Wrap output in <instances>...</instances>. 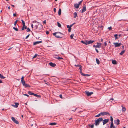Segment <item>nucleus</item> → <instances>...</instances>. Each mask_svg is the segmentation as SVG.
Returning a JSON list of instances; mask_svg holds the SVG:
<instances>
[{
    "mask_svg": "<svg viewBox=\"0 0 128 128\" xmlns=\"http://www.w3.org/2000/svg\"><path fill=\"white\" fill-rule=\"evenodd\" d=\"M61 13H62V11H61V10L60 8L58 12V14L59 16H60L61 14Z\"/></svg>",
    "mask_w": 128,
    "mask_h": 128,
    "instance_id": "4be33fe9",
    "label": "nucleus"
},
{
    "mask_svg": "<svg viewBox=\"0 0 128 128\" xmlns=\"http://www.w3.org/2000/svg\"><path fill=\"white\" fill-rule=\"evenodd\" d=\"M33 95H34L36 97L38 98H40L41 97L40 96H39V95H37V94H33Z\"/></svg>",
    "mask_w": 128,
    "mask_h": 128,
    "instance_id": "c85d7f7f",
    "label": "nucleus"
},
{
    "mask_svg": "<svg viewBox=\"0 0 128 128\" xmlns=\"http://www.w3.org/2000/svg\"><path fill=\"white\" fill-rule=\"evenodd\" d=\"M30 29L29 28H27V32H30Z\"/></svg>",
    "mask_w": 128,
    "mask_h": 128,
    "instance_id": "a18cd8bd",
    "label": "nucleus"
},
{
    "mask_svg": "<svg viewBox=\"0 0 128 128\" xmlns=\"http://www.w3.org/2000/svg\"><path fill=\"white\" fill-rule=\"evenodd\" d=\"M60 98H62V95H60Z\"/></svg>",
    "mask_w": 128,
    "mask_h": 128,
    "instance_id": "864d4df0",
    "label": "nucleus"
},
{
    "mask_svg": "<svg viewBox=\"0 0 128 128\" xmlns=\"http://www.w3.org/2000/svg\"><path fill=\"white\" fill-rule=\"evenodd\" d=\"M22 22L23 26H26L25 23V22H24V21L23 20H22Z\"/></svg>",
    "mask_w": 128,
    "mask_h": 128,
    "instance_id": "7c9ffc66",
    "label": "nucleus"
},
{
    "mask_svg": "<svg viewBox=\"0 0 128 128\" xmlns=\"http://www.w3.org/2000/svg\"><path fill=\"white\" fill-rule=\"evenodd\" d=\"M67 28H70V26H69V25H68V26H67Z\"/></svg>",
    "mask_w": 128,
    "mask_h": 128,
    "instance_id": "bf43d9fd",
    "label": "nucleus"
},
{
    "mask_svg": "<svg viewBox=\"0 0 128 128\" xmlns=\"http://www.w3.org/2000/svg\"><path fill=\"white\" fill-rule=\"evenodd\" d=\"M56 124H57L55 123H51L50 124V125L51 126H54L56 125Z\"/></svg>",
    "mask_w": 128,
    "mask_h": 128,
    "instance_id": "cd10ccee",
    "label": "nucleus"
},
{
    "mask_svg": "<svg viewBox=\"0 0 128 128\" xmlns=\"http://www.w3.org/2000/svg\"><path fill=\"white\" fill-rule=\"evenodd\" d=\"M125 50L122 51L121 53L120 54V55H122L125 52Z\"/></svg>",
    "mask_w": 128,
    "mask_h": 128,
    "instance_id": "a878e982",
    "label": "nucleus"
},
{
    "mask_svg": "<svg viewBox=\"0 0 128 128\" xmlns=\"http://www.w3.org/2000/svg\"><path fill=\"white\" fill-rule=\"evenodd\" d=\"M56 58L58 59L59 60L60 59H63V58H60V57H58V58Z\"/></svg>",
    "mask_w": 128,
    "mask_h": 128,
    "instance_id": "79ce46f5",
    "label": "nucleus"
},
{
    "mask_svg": "<svg viewBox=\"0 0 128 128\" xmlns=\"http://www.w3.org/2000/svg\"><path fill=\"white\" fill-rule=\"evenodd\" d=\"M30 34H28V36L26 37V39H27L30 36Z\"/></svg>",
    "mask_w": 128,
    "mask_h": 128,
    "instance_id": "8fccbe9b",
    "label": "nucleus"
},
{
    "mask_svg": "<svg viewBox=\"0 0 128 128\" xmlns=\"http://www.w3.org/2000/svg\"><path fill=\"white\" fill-rule=\"evenodd\" d=\"M0 78L2 79H4L6 78L2 74H0Z\"/></svg>",
    "mask_w": 128,
    "mask_h": 128,
    "instance_id": "393cba45",
    "label": "nucleus"
},
{
    "mask_svg": "<svg viewBox=\"0 0 128 128\" xmlns=\"http://www.w3.org/2000/svg\"><path fill=\"white\" fill-rule=\"evenodd\" d=\"M57 24L58 26L60 28H61L62 26L58 22H57Z\"/></svg>",
    "mask_w": 128,
    "mask_h": 128,
    "instance_id": "473e14b6",
    "label": "nucleus"
},
{
    "mask_svg": "<svg viewBox=\"0 0 128 128\" xmlns=\"http://www.w3.org/2000/svg\"><path fill=\"white\" fill-rule=\"evenodd\" d=\"M112 63L114 64H117L116 61L115 60H112Z\"/></svg>",
    "mask_w": 128,
    "mask_h": 128,
    "instance_id": "b1692460",
    "label": "nucleus"
},
{
    "mask_svg": "<svg viewBox=\"0 0 128 128\" xmlns=\"http://www.w3.org/2000/svg\"><path fill=\"white\" fill-rule=\"evenodd\" d=\"M110 120L111 121V125L110 127V128H116L115 126H114L113 123V119L112 116H111Z\"/></svg>",
    "mask_w": 128,
    "mask_h": 128,
    "instance_id": "20e7f679",
    "label": "nucleus"
},
{
    "mask_svg": "<svg viewBox=\"0 0 128 128\" xmlns=\"http://www.w3.org/2000/svg\"><path fill=\"white\" fill-rule=\"evenodd\" d=\"M96 61L97 64L99 65L100 64V61L97 58L96 59Z\"/></svg>",
    "mask_w": 128,
    "mask_h": 128,
    "instance_id": "bb28decb",
    "label": "nucleus"
},
{
    "mask_svg": "<svg viewBox=\"0 0 128 128\" xmlns=\"http://www.w3.org/2000/svg\"><path fill=\"white\" fill-rule=\"evenodd\" d=\"M110 100H114V99L113 98H112L110 99Z\"/></svg>",
    "mask_w": 128,
    "mask_h": 128,
    "instance_id": "69168bd1",
    "label": "nucleus"
},
{
    "mask_svg": "<svg viewBox=\"0 0 128 128\" xmlns=\"http://www.w3.org/2000/svg\"><path fill=\"white\" fill-rule=\"evenodd\" d=\"M83 76H90V75L89 74H84Z\"/></svg>",
    "mask_w": 128,
    "mask_h": 128,
    "instance_id": "72a5a7b5",
    "label": "nucleus"
},
{
    "mask_svg": "<svg viewBox=\"0 0 128 128\" xmlns=\"http://www.w3.org/2000/svg\"><path fill=\"white\" fill-rule=\"evenodd\" d=\"M94 127V125H92L90 126V127L91 128H93Z\"/></svg>",
    "mask_w": 128,
    "mask_h": 128,
    "instance_id": "49530a36",
    "label": "nucleus"
},
{
    "mask_svg": "<svg viewBox=\"0 0 128 128\" xmlns=\"http://www.w3.org/2000/svg\"><path fill=\"white\" fill-rule=\"evenodd\" d=\"M74 36V34H72L71 36H70V37L71 38V39H73V37Z\"/></svg>",
    "mask_w": 128,
    "mask_h": 128,
    "instance_id": "e433bc0d",
    "label": "nucleus"
},
{
    "mask_svg": "<svg viewBox=\"0 0 128 128\" xmlns=\"http://www.w3.org/2000/svg\"><path fill=\"white\" fill-rule=\"evenodd\" d=\"M118 35L117 34H115L114 35V36L115 37V39L116 40H117L118 38L117 37Z\"/></svg>",
    "mask_w": 128,
    "mask_h": 128,
    "instance_id": "c9c22d12",
    "label": "nucleus"
},
{
    "mask_svg": "<svg viewBox=\"0 0 128 128\" xmlns=\"http://www.w3.org/2000/svg\"><path fill=\"white\" fill-rule=\"evenodd\" d=\"M62 34L60 32H56L54 33L53 34V35L55 36L56 38H62V37H60V35Z\"/></svg>",
    "mask_w": 128,
    "mask_h": 128,
    "instance_id": "7ed1b4c3",
    "label": "nucleus"
},
{
    "mask_svg": "<svg viewBox=\"0 0 128 128\" xmlns=\"http://www.w3.org/2000/svg\"><path fill=\"white\" fill-rule=\"evenodd\" d=\"M85 92L87 96H90L93 94V93L92 92H88L86 91Z\"/></svg>",
    "mask_w": 128,
    "mask_h": 128,
    "instance_id": "9b49d317",
    "label": "nucleus"
},
{
    "mask_svg": "<svg viewBox=\"0 0 128 128\" xmlns=\"http://www.w3.org/2000/svg\"><path fill=\"white\" fill-rule=\"evenodd\" d=\"M120 120L118 119L115 120H114V123L115 124L118 125L120 124Z\"/></svg>",
    "mask_w": 128,
    "mask_h": 128,
    "instance_id": "f8f14e48",
    "label": "nucleus"
},
{
    "mask_svg": "<svg viewBox=\"0 0 128 128\" xmlns=\"http://www.w3.org/2000/svg\"><path fill=\"white\" fill-rule=\"evenodd\" d=\"M73 26V24H72L71 25H70V28H71V27H72V26Z\"/></svg>",
    "mask_w": 128,
    "mask_h": 128,
    "instance_id": "e2e57ef3",
    "label": "nucleus"
},
{
    "mask_svg": "<svg viewBox=\"0 0 128 128\" xmlns=\"http://www.w3.org/2000/svg\"><path fill=\"white\" fill-rule=\"evenodd\" d=\"M103 118H100L95 121V125L98 126L100 124V122L102 121Z\"/></svg>",
    "mask_w": 128,
    "mask_h": 128,
    "instance_id": "f03ea898",
    "label": "nucleus"
},
{
    "mask_svg": "<svg viewBox=\"0 0 128 128\" xmlns=\"http://www.w3.org/2000/svg\"><path fill=\"white\" fill-rule=\"evenodd\" d=\"M50 65L51 66L54 67L56 66V65L54 64L52 62H50L49 63Z\"/></svg>",
    "mask_w": 128,
    "mask_h": 128,
    "instance_id": "dca6fc26",
    "label": "nucleus"
},
{
    "mask_svg": "<svg viewBox=\"0 0 128 128\" xmlns=\"http://www.w3.org/2000/svg\"><path fill=\"white\" fill-rule=\"evenodd\" d=\"M102 122L103 123V125H104L106 124L107 123H108L109 121L108 119H106L104 120H103Z\"/></svg>",
    "mask_w": 128,
    "mask_h": 128,
    "instance_id": "9d476101",
    "label": "nucleus"
},
{
    "mask_svg": "<svg viewBox=\"0 0 128 128\" xmlns=\"http://www.w3.org/2000/svg\"><path fill=\"white\" fill-rule=\"evenodd\" d=\"M101 114L102 116H104L106 115H108L110 116V113L106 112H101Z\"/></svg>",
    "mask_w": 128,
    "mask_h": 128,
    "instance_id": "0eeeda50",
    "label": "nucleus"
},
{
    "mask_svg": "<svg viewBox=\"0 0 128 128\" xmlns=\"http://www.w3.org/2000/svg\"><path fill=\"white\" fill-rule=\"evenodd\" d=\"M71 30H72V28H70H70H69L68 29V32H71Z\"/></svg>",
    "mask_w": 128,
    "mask_h": 128,
    "instance_id": "4c0bfd02",
    "label": "nucleus"
},
{
    "mask_svg": "<svg viewBox=\"0 0 128 128\" xmlns=\"http://www.w3.org/2000/svg\"><path fill=\"white\" fill-rule=\"evenodd\" d=\"M28 94L30 95H33L34 94V93H32L30 91H29L28 92Z\"/></svg>",
    "mask_w": 128,
    "mask_h": 128,
    "instance_id": "2f4dec72",
    "label": "nucleus"
},
{
    "mask_svg": "<svg viewBox=\"0 0 128 128\" xmlns=\"http://www.w3.org/2000/svg\"><path fill=\"white\" fill-rule=\"evenodd\" d=\"M34 23V22H33ZM39 24L38 22H34V28L36 29H37L38 28V26Z\"/></svg>",
    "mask_w": 128,
    "mask_h": 128,
    "instance_id": "39448f33",
    "label": "nucleus"
},
{
    "mask_svg": "<svg viewBox=\"0 0 128 128\" xmlns=\"http://www.w3.org/2000/svg\"><path fill=\"white\" fill-rule=\"evenodd\" d=\"M72 118H70V119L69 120L70 121V120H72Z\"/></svg>",
    "mask_w": 128,
    "mask_h": 128,
    "instance_id": "774afa93",
    "label": "nucleus"
},
{
    "mask_svg": "<svg viewBox=\"0 0 128 128\" xmlns=\"http://www.w3.org/2000/svg\"><path fill=\"white\" fill-rule=\"evenodd\" d=\"M31 26H32V28H33L34 27H33V25L32 24H31Z\"/></svg>",
    "mask_w": 128,
    "mask_h": 128,
    "instance_id": "052dcab7",
    "label": "nucleus"
},
{
    "mask_svg": "<svg viewBox=\"0 0 128 128\" xmlns=\"http://www.w3.org/2000/svg\"><path fill=\"white\" fill-rule=\"evenodd\" d=\"M12 120L14 123H15L17 124H19V122L18 121L16 120L14 118V117H12Z\"/></svg>",
    "mask_w": 128,
    "mask_h": 128,
    "instance_id": "1a4fd4ad",
    "label": "nucleus"
},
{
    "mask_svg": "<svg viewBox=\"0 0 128 128\" xmlns=\"http://www.w3.org/2000/svg\"><path fill=\"white\" fill-rule=\"evenodd\" d=\"M24 96H27L28 97L29 96L28 95V94H24Z\"/></svg>",
    "mask_w": 128,
    "mask_h": 128,
    "instance_id": "4d7b16f0",
    "label": "nucleus"
},
{
    "mask_svg": "<svg viewBox=\"0 0 128 128\" xmlns=\"http://www.w3.org/2000/svg\"><path fill=\"white\" fill-rule=\"evenodd\" d=\"M18 22V20H16L15 22L14 23V25L15 26H16V24H17V22Z\"/></svg>",
    "mask_w": 128,
    "mask_h": 128,
    "instance_id": "a19ab883",
    "label": "nucleus"
},
{
    "mask_svg": "<svg viewBox=\"0 0 128 128\" xmlns=\"http://www.w3.org/2000/svg\"><path fill=\"white\" fill-rule=\"evenodd\" d=\"M13 28L14 30H16V31H18V29L17 28H15L14 27Z\"/></svg>",
    "mask_w": 128,
    "mask_h": 128,
    "instance_id": "58836bf2",
    "label": "nucleus"
},
{
    "mask_svg": "<svg viewBox=\"0 0 128 128\" xmlns=\"http://www.w3.org/2000/svg\"><path fill=\"white\" fill-rule=\"evenodd\" d=\"M79 5L78 4H75L74 5V6L76 8H78L79 7Z\"/></svg>",
    "mask_w": 128,
    "mask_h": 128,
    "instance_id": "6ab92c4d",
    "label": "nucleus"
},
{
    "mask_svg": "<svg viewBox=\"0 0 128 128\" xmlns=\"http://www.w3.org/2000/svg\"><path fill=\"white\" fill-rule=\"evenodd\" d=\"M75 66L76 67H78L80 68V70H81V68H82V66L78 64L77 65H75Z\"/></svg>",
    "mask_w": 128,
    "mask_h": 128,
    "instance_id": "412c9836",
    "label": "nucleus"
},
{
    "mask_svg": "<svg viewBox=\"0 0 128 128\" xmlns=\"http://www.w3.org/2000/svg\"><path fill=\"white\" fill-rule=\"evenodd\" d=\"M81 42V43L83 44H85L86 45H87L86 40H85L84 41L82 40Z\"/></svg>",
    "mask_w": 128,
    "mask_h": 128,
    "instance_id": "aec40b11",
    "label": "nucleus"
},
{
    "mask_svg": "<svg viewBox=\"0 0 128 128\" xmlns=\"http://www.w3.org/2000/svg\"><path fill=\"white\" fill-rule=\"evenodd\" d=\"M24 77L23 76L21 79V82L24 86L25 87L30 88V86L28 84H26L24 80Z\"/></svg>",
    "mask_w": 128,
    "mask_h": 128,
    "instance_id": "f257e3e1",
    "label": "nucleus"
},
{
    "mask_svg": "<svg viewBox=\"0 0 128 128\" xmlns=\"http://www.w3.org/2000/svg\"><path fill=\"white\" fill-rule=\"evenodd\" d=\"M46 34H49V32L48 31H46Z\"/></svg>",
    "mask_w": 128,
    "mask_h": 128,
    "instance_id": "13d9d810",
    "label": "nucleus"
},
{
    "mask_svg": "<svg viewBox=\"0 0 128 128\" xmlns=\"http://www.w3.org/2000/svg\"><path fill=\"white\" fill-rule=\"evenodd\" d=\"M122 110L123 112H125L126 110V109L125 107H124L123 106H122Z\"/></svg>",
    "mask_w": 128,
    "mask_h": 128,
    "instance_id": "5701e85b",
    "label": "nucleus"
},
{
    "mask_svg": "<svg viewBox=\"0 0 128 128\" xmlns=\"http://www.w3.org/2000/svg\"><path fill=\"white\" fill-rule=\"evenodd\" d=\"M25 27V26H23V27L22 28V30H24V29H25V28H24Z\"/></svg>",
    "mask_w": 128,
    "mask_h": 128,
    "instance_id": "de8ad7c7",
    "label": "nucleus"
},
{
    "mask_svg": "<svg viewBox=\"0 0 128 128\" xmlns=\"http://www.w3.org/2000/svg\"><path fill=\"white\" fill-rule=\"evenodd\" d=\"M87 41V45L90 44H92L93 43V42H94V41L93 40H86Z\"/></svg>",
    "mask_w": 128,
    "mask_h": 128,
    "instance_id": "ddd939ff",
    "label": "nucleus"
},
{
    "mask_svg": "<svg viewBox=\"0 0 128 128\" xmlns=\"http://www.w3.org/2000/svg\"><path fill=\"white\" fill-rule=\"evenodd\" d=\"M82 1H81L80 2L78 3V4L80 6V4L82 3Z\"/></svg>",
    "mask_w": 128,
    "mask_h": 128,
    "instance_id": "09e8293b",
    "label": "nucleus"
},
{
    "mask_svg": "<svg viewBox=\"0 0 128 128\" xmlns=\"http://www.w3.org/2000/svg\"><path fill=\"white\" fill-rule=\"evenodd\" d=\"M24 28L25 29H26L27 28V27L26 26H25Z\"/></svg>",
    "mask_w": 128,
    "mask_h": 128,
    "instance_id": "338daca9",
    "label": "nucleus"
},
{
    "mask_svg": "<svg viewBox=\"0 0 128 128\" xmlns=\"http://www.w3.org/2000/svg\"><path fill=\"white\" fill-rule=\"evenodd\" d=\"M39 27L38 28L39 30H40L42 29L43 28V26L41 24H39L38 27Z\"/></svg>",
    "mask_w": 128,
    "mask_h": 128,
    "instance_id": "2eb2a0df",
    "label": "nucleus"
},
{
    "mask_svg": "<svg viewBox=\"0 0 128 128\" xmlns=\"http://www.w3.org/2000/svg\"><path fill=\"white\" fill-rule=\"evenodd\" d=\"M74 18H76L77 16V14L76 12H74Z\"/></svg>",
    "mask_w": 128,
    "mask_h": 128,
    "instance_id": "c756f323",
    "label": "nucleus"
},
{
    "mask_svg": "<svg viewBox=\"0 0 128 128\" xmlns=\"http://www.w3.org/2000/svg\"><path fill=\"white\" fill-rule=\"evenodd\" d=\"M86 10V6H84L82 10V13H83Z\"/></svg>",
    "mask_w": 128,
    "mask_h": 128,
    "instance_id": "f3484780",
    "label": "nucleus"
},
{
    "mask_svg": "<svg viewBox=\"0 0 128 128\" xmlns=\"http://www.w3.org/2000/svg\"><path fill=\"white\" fill-rule=\"evenodd\" d=\"M12 48H10L8 50H11Z\"/></svg>",
    "mask_w": 128,
    "mask_h": 128,
    "instance_id": "680f3d73",
    "label": "nucleus"
},
{
    "mask_svg": "<svg viewBox=\"0 0 128 128\" xmlns=\"http://www.w3.org/2000/svg\"><path fill=\"white\" fill-rule=\"evenodd\" d=\"M13 15L14 16H16V14H14Z\"/></svg>",
    "mask_w": 128,
    "mask_h": 128,
    "instance_id": "0e129e2a",
    "label": "nucleus"
},
{
    "mask_svg": "<svg viewBox=\"0 0 128 128\" xmlns=\"http://www.w3.org/2000/svg\"><path fill=\"white\" fill-rule=\"evenodd\" d=\"M102 116V115H101V113H100V114H99L98 115L95 116L96 118H97V117H98L100 116Z\"/></svg>",
    "mask_w": 128,
    "mask_h": 128,
    "instance_id": "f704fd0d",
    "label": "nucleus"
},
{
    "mask_svg": "<svg viewBox=\"0 0 128 128\" xmlns=\"http://www.w3.org/2000/svg\"><path fill=\"white\" fill-rule=\"evenodd\" d=\"M43 23L45 24H46V20H44L43 22Z\"/></svg>",
    "mask_w": 128,
    "mask_h": 128,
    "instance_id": "603ef678",
    "label": "nucleus"
},
{
    "mask_svg": "<svg viewBox=\"0 0 128 128\" xmlns=\"http://www.w3.org/2000/svg\"><path fill=\"white\" fill-rule=\"evenodd\" d=\"M113 44L115 45V47L116 48L120 46L121 44V43H114Z\"/></svg>",
    "mask_w": 128,
    "mask_h": 128,
    "instance_id": "6e6552de",
    "label": "nucleus"
},
{
    "mask_svg": "<svg viewBox=\"0 0 128 128\" xmlns=\"http://www.w3.org/2000/svg\"><path fill=\"white\" fill-rule=\"evenodd\" d=\"M42 42H41V41L36 42H34V43L33 44L34 45H36L37 44H40Z\"/></svg>",
    "mask_w": 128,
    "mask_h": 128,
    "instance_id": "a211bd4d",
    "label": "nucleus"
},
{
    "mask_svg": "<svg viewBox=\"0 0 128 128\" xmlns=\"http://www.w3.org/2000/svg\"><path fill=\"white\" fill-rule=\"evenodd\" d=\"M80 74H81L83 76L84 74H83L82 72V68H81V70H80Z\"/></svg>",
    "mask_w": 128,
    "mask_h": 128,
    "instance_id": "37998d69",
    "label": "nucleus"
},
{
    "mask_svg": "<svg viewBox=\"0 0 128 128\" xmlns=\"http://www.w3.org/2000/svg\"><path fill=\"white\" fill-rule=\"evenodd\" d=\"M102 45V44L97 43V45L96 46L94 45L93 46L95 48H100L101 47Z\"/></svg>",
    "mask_w": 128,
    "mask_h": 128,
    "instance_id": "423d86ee",
    "label": "nucleus"
},
{
    "mask_svg": "<svg viewBox=\"0 0 128 128\" xmlns=\"http://www.w3.org/2000/svg\"><path fill=\"white\" fill-rule=\"evenodd\" d=\"M38 56V54H36L33 57V58H36Z\"/></svg>",
    "mask_w": 128,
    "mask_h": 128,
    "instance_id": "ea45409f",
    "label": "nucleus"
},
{
    "mask_svg": "<svg viewBox=\"0 0 128 128\" xmlns=\"http://www.w3.org/2000/svg\"><path fill=\"white\" fill-rule=\"evenodd\" d=\"M96 50L97 53H98L99 51L97 49H96Z\"/></svg>",
    "mask_w": 128,
    "mask_h": 128,
    "instance_id": "6e6d98bb",
    "label": "nucleus"
},
{
    "mask_svg": "<svg viewBox=\"0 0 128 128\" xmlns=\"http://www.w3.org/2000/svg\"><path fill=\"white\" fill-rule=\"evenodd\" d=\"M56 8H54V11L55 12H56Z\"/></svg>",
    "mask_w": 128,
    "mask_h": 128,
    "instance_id": "3c124183",
    "label": "nucleus"
},
{
    "mask_svg": "<svg viewBox=\"0 0 128 128\" xmlns=\"http://www.w3.org/2000/svg\"><path fill=\"white\" fill-rule=\"evenodd\" d=\"M104 46H107V43L106 42H105L104 43Z\"/></svg>",
    "mask_w": 128,
    "mask_h": 128,
    "instance_id": "5fc2aeb1",
    "label": "nucleus"
},
{
    "mask_svg": "<svg viewBox=\"0 0 128 128\" xmlns=\"http://www.w3.org/2000/svg\"><path fill=\"white\" fill-rule=\"evenodd\" d=\"M112 28L111 27H110L108 28V29L110 30H112Z\"/></svg>",
    "mask_w": 128,
    "mask_h": 128,
    "instance_id": "c03bdc74",
    "label": "nucleus"
},
{
    "mask_svg": "<svg viewBox=\"0 0 128 128\" xmlns=\"http://www.w3.org/2000/svg\"><path fill=\"white\" fill-rule=\"evenodd\" d=\"M12 106L14 107L15 108H17L18 106L19 105V104L18 103H15V105H11Z\"/></svg>",
    "mask_w": 128,
    "mask_h": 128,
    "instance_id": "4468645a",
    "label": "nucleus"
}]
</instances>
